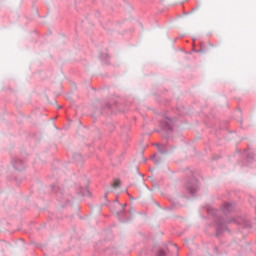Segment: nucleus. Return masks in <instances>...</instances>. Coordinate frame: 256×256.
Masks as SVG:
<instances>
[{
	"label": "nucleus",
	"mask_w": 256,
	"mask_h": 256,
	"mask_svg": "<svg viewBox=\"0 0 256 256\" xmlns=\"http://www.w3.org/2000/svg\"><path fill=\"white\" fill-rule=\"evenodd\" d=\"M152 159L155 161V163H157V160H155V159H157V155H156V154H154V156L152 157Z\"/></svg>",
	"instance_id": "10"
},
{
	"label": "nucleus",
	"mask_w": 256,
	"mask_h": 256,
	"mask_svg": "<svg viewBox=\"0 0 256 256\" xmlns=\"http://www.w3.org/2000/svg\"><path fill=\"white\" fill-rule=\"evenodd\" d=\"M174 247L177 249V245H174Z\"/></svg>",
	"instance_id": "12"
},
{
	"label": "nucleus",
	"mask_w": 256,
	"mask_h": 256,
	"mask_svg": "<svg viewBox=\"0 0 256 256\" xmlns=\"http://www.w3.org/2000/svg\"><path fill=\"white\" fill-rule=\"evenodd\" d=\"M158 150L160 151V153H167V149L165 147H163V145L161 144H157Z\"/></svg>",
	"instance_id": "7"
},
{
	"label": "nucleus",
	"mask_w": 256,
	"mask_h": 256,
	"mask_svg": "<svg viewBox=\"0 0 256 256\" xmlns=\"http://www.w3.org/2000/svg\"><path fill=\"white\" fill-rule=\"evenodd\" d=\"M12 165L16 171H23V169H25V162L19 158H14L12 160Z\"/></svg>",
	"instance_id": "4"
},
{
	"label": "nucleus",
	"mask_w": 256,
	"mask_h": 256,
	"mask_svg": "<svg viewBox=\"0 0 256 256\" xmlns=\"http://www.w3.org/2000/svg\"><path fill=\"white\" fill-rule=\"evenodd\" d=\"M208 215L214 218L216 225V235L219 236L223 231H227V225L236 224L243 225L245 223V218H228L229 213L235 211V204L224 203L222 210H217L214 208H208Z\"/></svg>",
	"instance_id": "1"
},
{
	"label": "nucleus",
	"mask_w": 256,
	"mask_h": 256,
	"mask_svg": "<svg viewBox=\"0 0 256 256\" xmlns=\"http://www.w3.org/2000/svg\"><path fill=\"white\" fill-rule=\"evenodd\" d=\"M158 256H166L165 251L160 250V251L158 252Z\"/></svg>",
	"instance_id": "9"
},
{
	"label": "nucleus",
	"mask_w": 256,
	"mask_h": 256,
	"mask_svg": "<svg viewBox=\"0 0 256 256\" xmlns=\"http://www.w3.org/2000/svg\"><path fill=\"white\" fill-rule=\"evenodd\" d=\"M125 207H127V204H124L122 206V211L117 212V215L120 221H126L127 219V212H125Z\"/></svg>",
	"instance_id": "5"
},
{
	"label": "nucleus",
	"mask_w": 256,
	"mask_h": 256,
	"mask_svg": "<svg viewBox=\"0 0 256 256\" xmlns=\"http://www.w3.org/2000/svg\"><path fill=\"white\" fill-rule=\"evenodd\" d=\"M100 59L103 63L108 64L109 63V54H100Z\"/></svg>",
	"instance_id": "6"
},
{
	"label": "nucleus",
	"mask_w": 256,
	"mask_h": 256,
	"mask_svg": "<svg viewBox=\"0 0 256 256\" xmlns=\"http://www.w3.org/2000/svg\"><path fill=\"white\" fill-rule=\"evenodd\" d=\"M113 187H114L115 189H117V187H121V180H115V181H114V184H113Z\"/></svg>",
	"instance_id": "8"
},
{
	"label": "nucleus",
	"mask_w": 256,
	"mask_h": 256,
	"mask_svg": "<svg viewBox=\"0 0 256 256\" xmlns=\"http://www.w3.org/2000/svg\"><path fill=\"white\" fill-rule=\"evenodd\" d=\"M186 189L190 195H195L196 191H199V182L197 179L193 178L192 180L186 183Z\"/></svg>",
	"instance_id": "2"
},
{
	"label": "nucleus",
	"mask_w": 256,
	"mask_h": 256,
	"mask_svg": "<svg viewBox=\"0 0 256 256\" xmlns=\"http://www.w3.org/2000/svg\"><path fill=\"white\" fill-rule=\"evenodd\" d=\"M116 205H118L119 207H121V203H119V200L116 199Z\"/></svg>",
	"instance_id": "11"
},
{
	"label": "nucleus",
	"mask_w": 256,
	"mask_h": 256,
	"mask_svg": "<svg viewBox=\"0 0 256 256\" xmlns=\"http://www.w3.org/2000/svg\"><path fill=\"white\" fill-rule=\"evenodd\" d=\"M160 125L164 131H173V120L171 118L166 117L161 121Z\"/></svg>",
	"instance_id": "3"
}]
</instances>
